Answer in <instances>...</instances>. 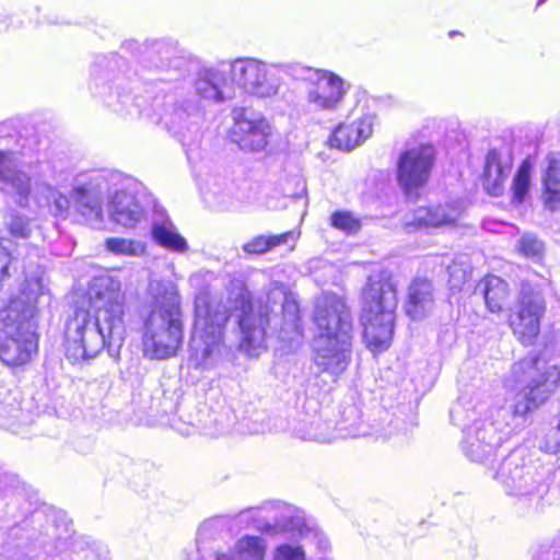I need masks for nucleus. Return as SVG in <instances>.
Instances as JSON below:
<instances>
[{
  "label": "nucleus",
  "instance_id": "nucleus-33",
  "mask_svg": "<svg viewBox=\"0 0 560 560\" xmlns=\"http://www.w3.org/2000/svg\"><path fill=\"white\" fill-rule=\"evenodd\" d=\"M541 450L550 454L560 453V421L557 424L555 432H551L545 439Z\"/></svg>",
  "mask_w": 560,
  "mask_h": 560
},
{
  "label": "nucleus",
  "instance_id": "nucleus-35",
  "mask_svg": "<svg viewBox=\"0 0 560 560\" xmlns=\"http://www.w3.org/2000/svg\"><path fill=\"white\" fill-rule=\"evenodd\" d=\"M9 151H0V180H7V172L11 168L12 158Z\"/></svg>",
  "mask_w": 560,
  "mask_h": 560
},
{
  "label": "nucleus",
  "instance_id": "nucleus-17",
  "mask_svg": "<svg viewBox=\"0 0 560 560\" xmlns=\"http://www.w3.org/2000/svg\"><path fill=\"white\" fill-rule=\"evenodd\" d=\"M486 308L492 314H501L510 300L511 289L503 278L487 273L477 283Z\"/></svg>",
  "mask_w": 560,
  "mask_h": 560
},
{
  "label": "nucleus",
  "instance_id": "nucleus-18",
  "mask_svg": "<svg viewBox=\"0 0 560 560\" xmlns=\"http://www.w3.org/2000/svg\"><path fill=\"white\" fill-rule=\"evenodd\" d=\"M541 200L550 211L560 207V155H548L541 176Z\"/></svg>",
  "mask_w": 560,
  "mask_h": 560
},
{
  "label": "nucleus",
  "instance_id": "nucleus-1",
  "mask_svg": "<svg viewBox=\"0 0 560 560\" xmlns=\"http://www.w3.org/2000/svg\"><path fill=\"white\" fill-rule=\"evenodd\" d=\"M254 295L250 290L241 283L229 293L232 307L213 308L209 301V293L202 292L196 296V311L205 310L202 315L196 314L195 327L200 328L201 338L206 342L222 341L232 312L237 311L236 323L240 328V349L249 355L257 354L258 350L266 349L268 329L271 324V310L265 305L254 312Z\"/></svg>",
  "mask_w": 560,
  "mask_h": 560
},
{
  "label": "nucleus",
  "instance_id": "nucleus-11",
  "mask_svg": "<svg viewBox=\"0 0 560 560\" xmlns=\"http://www.w3.org/2000/svg\"><path fill=\"white\" fill-rule=\"evenodd\" d=\"M232 82L250 93L266 97L277 92L276 85L268 79L266 66L256 59H237L231 65Z\"/></svg>",
  "mask_w": 560,
  "mask_h": 560
},
{
  "label": "nucleus",
  "instance_id": "nucleus-26",
  "mask_svg": "<svg viewBox=\"0 0 560 560\" xmlns=\"http://www.w3.org/2000/svg\"><path fill=\"white\" fill-rule=\"evenodd\" d=\"M329 223L334 229L347 235L357 234L362 228L360 218L348 210L334 211L329 217Z\"/></svg>",
  "mask_w": 560,
  "mask_h": 560
},
{
  "label": "nucleus",
  "instance_id": "nucleus-27",
  "mask_svg": "<svg viewBox=\"0 0 560 560\" xmlns=\"http://www.w3.org/2000/svg\"><path fill=\"white\" fill-rule=\"evenodd\" d=\"M104 245L108 252L117 256H138L145 249L143 244L121 237H108Z\"/></svg>",
  "mask_w": 560,
  "mask_h": 560
},
{
  "label": "nucleus",
  "instance_id": "nucleus-8",
  "mask_svg": "<svg viewBox=\"0 0 560 560\" xmlns=\"http://www.w3.org/2000/svg\"><path fill=\"white\" fill-rule=\"evenodd\" d=\"M539 354H530L515 361L511 365V380L513 383L529 381L515 396L511 407L514 417H524L541 406L547 395L542 387L547 384V374L540 372L538 363Z\"/></svg>",
  "mask_w": 560,
  "mask_h": 560
},
{
  "label": "nucleus",
  "instance_id": "nucleus-2",
  "mask_svg": "<svg viewBox=\"0 0 560 560\" xmlns=\"http://www.w3.org/2000/svg\"><path fill=\"white\" fill-rule=\"evenodd\" d=\"M313 360L322 372H340L348 364L353 340L352 312L345 296L335 292L320 294L313 305Z\"/></svg>",
  "mask_w": 560,
  "mask_h": 560
},
{
  "label": "nucleus",
  "instance_id": "nucleus-22",
  "mask_svg": "<svg viewBox=\"0 0 560 560\" xmlns=\"http://www.w3.org/2000/svg\"><path fill=\"white\" fill-rule=\"evenodd\" d=\"M152 238L158 245L171 252L185 253L188 249L186 240L179 233L163 224L153 226Z\"/></svg>",
  "mask_w": 560,
  "mask_h": 560
},
{
  "label": "nucleus",
  "instance_id": "nucleus-6",
  "mask_svg": "<svg viewBox=\"0 0 560 560\" xmlns=\"http://www.w3.org/2000/svg\"><path fill=\"white\" fill-rule=\"evenodd\" d=\"M104 315L110 336L122 326L124 304L116 299L107 300L98 310L77 307L65 327V354L72 363L94 359L104 348V335L100 316Z\"/></svg>",
  "mask_w": 560,
  "mask_h": 560
},
{
  "label": "nucleus",
  "instance_id": "nucleus-36",
  "mask_svg": "<svg viewBox=\"0 0 560 560\" xmlns=\"http://www.w3.org/2000/svg\"><path fill=\"white\" fill-rule=\"evenodd\" d=\"M215 560H237V559H236V557L234 555L232 557V556H230L228 553H224V552H218L215 555Z\"/></svg>",
  "mask_w": 560,
  "mask_h": 560
},
{
  "label": "nucleus",
  "instance_id": "nucleus-5",
  "mask_svg": "<svg viewBox=\"0 0 560 560\" xmlns=\"http://www.w3.org/2000/svg\"><path fill=\"white\" fill-rule=\"evenodd\" d=\"M184 322L182 301L175 288H164L154 296L143 320L142 353L151 360H167L183 347Z\"/></svg>",
  "mask_w": 560,
  "mask_h": 560
},
{
  "label": "nucleus",
  "instance_id": "nucleus-38",
  "mask_svg": "<svg viewBox=\"0 0 560 560\" xmlns=\"http://www.w3.org/2000/svg\"><path fill=\"white\" fill-rule=\"evenodd\" d=\"M546 0H538L537 2V5H540L541 3H544Z\"/></svg>",
  "mask_w": 560,
  "mask_h": 560
},
{
  "label": "nucleus",
  "instance_id": "nucleus-29",
  "mask_svg": "<svg viewBox=\"0 0 560 560\" xmlns=\"http://www.w3.org/2000/svg\"><path fill=\"white\" fill-rule=\"evenodd\" d=\"M8 231L13 238L26 240L32 234L30 220L21 215H15L10 221Z\"/></svg>",
  "mask_w": 560,
  "mask_h": 560
},
{
  "label": "nucleus",
  "instance_id": "nucleus-34",
  "mask_svg": "<svg viewBox=\"0 0 560 560\" xmlns=\"http://www.w3.org/2000/svg\"><path fill=\"white\" fill-rule=\"evenodd\" d=\"M12 264L11 253L0 245V289L3 282L10 277V266Z\"/></svg>",
  "mask_w": 560,
  "mask_h": 560
},
{
  "label": "nucleus",
  "instance_id": "nucleus-24",
  "mask_svg": "<svg viewBox=\"0 0 560 560\" xmlns=\"http://www.w3.org/2000/svg\"><path fill=\"white\" fill-rule=\"evenodd\" d=\"M73 197L78 210L82 213H94L96 217L102 214V198L93 194L84 186H78L73 189Z\"/></svg>",
  "mask_w": 560,
  "mask_h": 560
},
{
  "label": "nucleus",
  "instance_id": "nucleus-14",
  "mask_svg": "<svg viewBox=\"0 0 560 560\" xmlns=\"http://www.w3.org/2000/svg\"><path fill=\"white\" fill-rule=\"evenodd\" d=\"M433 280L427 276H415L406 290L402 310L411 320L424 318L435 302Z\"/></svg>",
  "mask_w": 560,
  "mask_h": 560
},
{
  "label": "nucleus",
  "instance_id": "nucleus-10",
  "mask_svg": "<svg viewBox=\"0 0 560 560\" xmlns=\"http://www.w3.org/2000/svg\"><path fill=\"white\" fill-rule=\"evenodd\" d=\"M229 138L241 151L250 154L268 153L273 127L262 115H253L246 108H237L233 114V125Z\"/></svg>",
  "mask_w": 560,
  "mask_h": 560
},
{
  "label": "nucleus",
  "instance_id": "nucleus-30",
  "mask_svg": "<svg viewBox=\"0 0 560 560\" xmlns=\"http://www.w3.org/2000/svg\"><path fill=\"white\" fill-rule=\"evenodd\" d=\"M305 553L300 546H290L287 544L280 545L276 548L273 560H304Z\"/></svg>",
  "mask_w": 560,
  "mask_h": 560
},
{
  "label": "nucleus",
  "instance_id": "nucleus-16",
  "mask_svg": "<svg viewBox=\"0 0 560 560\" xmlns=\"http://www.w3.org/2000/svg\"><path fill=\"white\" fill-rule=\"evenodd\" d=\"M457 221V209L452 205L419 207L412 218L404 223L408 231L453 225Z\"/></svg>",
  "mask_w": 560,
  "mask_h": 560
},
{
  "label": "nucleus",
  "instance_id": "nucleus-28",
  "mask_svg": "<svg viewBox=\"0 0 560 560\" xmlns=\"http://www.w3.org/2000/svg\"><path fill=\"white\" fill-rule=\"evenodd\" d=\"M5 182L14 189L16 203L21 207H26L32 195V178L24 172L16 171Z\"/></svg>",
  "mask_w": 560,
  "mask_h": 560
},
{
  "label": "nucleus",
  "instance_id": "nucleus-19",
  "mask_svg": "<svg viewBox=\"0 0 560 560\" xmlns=\"http://www.w3.org/2000/svg\"><path fill=\"white\" fill-rule=\"evenodd\" d=\"M300 233L293 230L273 235L259 234L244 243L242 248L249 256H261L290 241L295 243Z\"/></svg>",
  "mask_w": 560,
  "mask_h": 560
},
{
  "label": "nucleus",
  "instance_id": "nucleus-3",
  "mask_svg": "<svg viewBox=\"0 0 560 560\" xmlns=\"http://www.w3.org/2000/svg\"><path fill=\"white\" fill-rule=\"evenodd\" d=\"M359 298L362 342L377 357L387 351L394 340L399 301L394 275L385 269L372 272L366 277Z\"/></svg>",
  "mask_w": 560,
  "mask_h": 560
},
{
  "label": "nucleus",
  "instance_id": "nucleus-32",
  "mask_svg": "<svg viewBox=\"0 0 560 560\" xmlns=\"http://www.w3.org/2000/svg\"><path fill=\"white\" fill-rule=\"evenodd\" d=\"M282 315L285 318L289 316L293 322L301 320V311L298 300L291 294H285L282 302Z\"/></svg>",
  "mask_w": 560,
  "mask_h": 560
},
{
  "label": "nucleus",
  "instance_id": "nucleus-31",
  "mask_svg": "<svg viewBox=\"0 0 560 560\" xmlns=\"http://www.w3.org/2000/svg\"><path fill=\"white\" fill-rule=\"evenodd\" d=\"M195 90L201 98H217L219 95L218 86L207 77H199L195 81Z\"/></svg>",
  "mask_w": 560,
  "mask_h": 560
},
{
  "label": "nucleus",
  "instance_id": "nucleus-23",
  "mask_svg": "<svg viewBox=\"0 0 560 560\" xmlns=\"http://www.w3.org/2000/svg\"><path fill=\"white\" fill-rule=\"evenodd\" d=\"M517 255L530 259L541 260L545 256V243L534 233H524L515 244Z\"/></svg>",
  "mask_w": 560,
  "mask_h": 560
},
{
  "label": "nucleus",
  "instance_id": "nucleus-20",
  "mask_svg": "<svg viewBox=\"0 0 560 560\" xmlns=\"http://www.w3.org/2000/svg\"><path fill=\"white\" fill-rule=\"evenodd\" d=\"M532 170L533 161L530 156H526L518 164L511 182L510 201L514 206L524 203L529 195L532 187Z\"/></svg>",
  "mask_w": 560,
  "mask_h": 560
},
{
  "label": "nucleus",
  "instance_id": "nucleus-9",
  "mask_svg": "<svg viewBox=\"0 0 560 560\" xmlns=\"http://www.w3.org/2000/svg\"><path fill=\"white\" fill-rule=\"evenodd\" d=\"M435 164V151L430 144H419L400 152L396 162V180L406 196L419 197L429 183Z\"/></svg>",
  "mask_w": 560,
  "mask_h": 560
},
{
  "label": "nucleus",
  "instance_id": "nucleus-15",
  "mask_svg": "<svg viewBox=\"0 0 560 560\" xmlns=\"http://www.w3.org/2000/svg\"><path fill=\"white\" fill-rule=\"evenodd\" d=\"M373 132V125L368 116L352 121H343L331 131L328 142L330 147L350 151L363 143Z\"/></svg>",
  "mask_w": 560,
  "mask_h": 560
},
{
  "label": "nucleus",
  "instance_id": "nucleus-12",
  "mask_svg": "<svg viewBox=\"0 0 560 560\" xmlns=\"http://www.w3.org/2000/svg\"><path fill=\"white\" fill-rule=\"evenodd\" d=\"M310 84L307 100L318 108L334 110L343 100L345 81L332 71L315 70Z\"/></svg>",
  "mask_w": 560,
  "mask_h": 560
},
{
  "label": "nucleus",
  "instance_id": "nucleus-25",
  "mask_svg": "<svg viewBox=\"0 0 560 560\" xmlns=\"http://www.w3.org/2000/svg\"><path fill=\"white\" fill-rule=\"evenodd\" d=\"M143 210L137 202H131L125 207H116L110 213L112 220L125 229L135 228L142 219Z\"/></svg>",
  "mask_w": 560,
  "mask_h": 560
},
{
  "label": "nucleus",
  "instance_id": "nucleus-37",
  "mask_svg": "<svg viewBox=\"0 0 560 560\" xmlns=\"http://www.w3.org/2000/svg\"><path fill=\"white\" fill-rule=\"evenodd\" d=\"M458 34H459V32H456V31H452V32H450V36H451V37H453L454 35H458Z\"/></svg>",
  "mask_w": 560,
  "mask_h": 560
},
{
  "label": "nucleus",
  "instance_id": "nucleus-21",
  "mask_svg": "<svg viewBox=\"0 0 560 560\" xmlns=\"http://www.w3.org/2000/svg\"><path fill=\"white\" fill-rule=\"evenodd\" d=\"M233 553L237 560H264L266 545L260 537L245 535L234 545Z\"/></svg>",
  "mask_w": 560,
  "mask_h": 560
},
{
  "label": "nucleus",
  "instance_id": "nucleus-4",
  "mask_svg": "<svg viewBox=\"0 0 560 560\" xmlns=\"http://www.w3.org/2000/svg\"><path fill=\"white\" fill-rule=\"evenodd\" d=\"M38 298L37 291L23 289L0 310L3 326L13 328L0 332V361L11 369L27 365L38 352Z\"/></svg>",
  "mask_w": 560,
  "mask_h": 560
},
{
  "label": "nucleus",
  "instance_id": "nucleus-13",
  "mask_svg": "<svg viewBox=\"0 0 560 560\" xmlns=\"http://www.w3.org/2000/svg\"><path fill=\"white\" fill-rule=\"evenodd\" d=\"M513 167V156H503L497 149L488 150L479 182L490 197H501L505 191V183Z\"/></svg>",
  "mask_w": 560,
  "mask_h": 560
},
{
  "label": "nucleus",
  "instance_id": "nucleus-7",
  "mask_svg": "<svg viewBox=\"0 0 560 560\" xmlns=\"http://www.w3.org/2000/svg\"><path fill=\"white\" fill-rule=\"evenodd\" d=\"M546 312L547 300L542 291L528 281L521 282L505 319L511 334L521 346L530 347L538 342Z\"/></svg>",
  "mask_w": 560,
  "mask_h": 560
}]
</instances>
